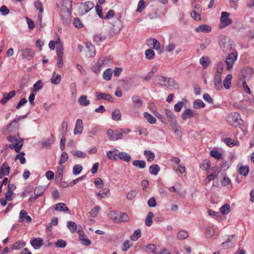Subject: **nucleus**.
<instances>
[{
  "label": "nucleus",
  "instance_id": "obj_1",
  "mask_svg": "<svg viewBox=\"0 0 254 254\" xmlns=\"http://www.w3.org/2000/svg\"><path fill=\"white\" fill-rule=\"evenodd\" d=\"M72 0H63L61 7V17L64 24L67 25L70 21Z\"/></svg>",
  "mask_w": 254,
  "mask_h": 254
},
{
  "label": "nucleus",
  "instance_id": "obj_2",
  "mask_svg": "<svg viewBox=\"0 0 254 254\" xmlns=\"http://www.w3.org/2000/svg\"><path fill=\"white\" fill-rule=\"evenodd\" d=\"M219 44L223 52L226 54L233 50L235 47L233 41L229 37L223 35L220 36Z\"/></svg>",
  "mask_w": 254,
  "mask_h": 254
},
{
  "label": "nucleus",
  "instance_id": "obj_3",
  "mask_svg": "<svg viewBox=\"0 0 254 254\" xmlns=\"http://www.w3.org/2000/svg\"><path fill=\"white\" fill-rule=\"evenodd\" d=\"M240 116L237 112L230 114L227 117V121L232 126L236 127L240 123Z\"/></svg>",
  "mask_w": 254,
  "mask_h": 254
},
{
  "label": "nucleus",
  "instance_id": "obj_4",
  "mask_svg": "<svg viewBox=\"0 0 254 254\" xmlns=\"http://www.w3.org/2000/svg\"><path fill=\"white\" fill-rule=\"evenodd\" d=\"M238 54L236 52H232L230 53L226 59V64L227 65V69L230 70L233 67L234 62L237 61Z\"/></svg>",
  "mask_w": 254,
  "mask_h": 254
},
{
  "label": "nucleus",
  "instance_id": "obj_5",
  "mask_svg": "<svg viewBox=\"0 0 254 254\" xmlns=\"http://www.w3.org/2000/svg\"><path fill=\"white\" fill-rule=\"evenodd\" d=\"M18 52L20 53L23 59L30 60L32 59L35 55V52L30 48L22 49L19 50Z\"/></svg>",
  "mask_w": 254,
  "mask_h": 254
},
{
  "label": "nucleus",
  "instance_id": "obj_6",
  "mask_svg": "<svg viewBox=\"0 0 254 254\" xmlns=\"http://www.w3.org/2000/svg\"><path fill=\"white\" fill-rule=\"evenodd\" d=\"M230 14L227 12L223 11L221 13L220 21L221 25L220 28H223L231 25L232 23V20L229 18Z\"/></svg>",
  "mask_w": 254,
  "mask_h": 254
},
{
  "label": "nucleus",
  "instance_id": "obj_7",
  "mask_svg": "<svg viewBox=\"0 0 254 254\" xmlns=\"http://www.w3.org/2000/svg\"><path fill=\"white\" fill-rule=\"evenodd\" d=\"M95 97L97 100H99L101 99H104L106 101L113 102L114 98L110 94H106L104 93H102L101 92H96L95 94Z\"/></svg>",
  "mask_w": 254,
  "mask_h": 254
},
{
  "label": "nucleus",
  "instance_id": "obj_8",
  "mask_svg": "<svg viewBox=\"0 0 254 254\" xmlns=\"http://www.w3.org/2000/svg\"><path fill=\"white\" fill-rule=\"evenodd\" d=\"M146 45L154 50H158L160 48L159 42L155 38H149L146 40Z\"/></svg>",
  "mask_w": 254,
  "mask_h": 254
},
{
  "label": "nucleus",
  "instance_id": "obj_9",
  "mask_svg": "<svg viewBox=\"0 0 254 254\" xmlns=\"http://www.w3.org/2000/svg\"><path fill=\"white\" fill-rule=\"evenodd\" d=\"M23 139L22 138L18 139L15 144L9 145V147L11 149H14L16 152H20V151L23 146Z\"/></svg>",
  "mask_w": 254,
  "mask_h": 254
},
{
  "label": "nucleus",
  "instance_id": "obj_10",
  "mask_svg": "<svg viewBox=\"0 0 254 254\" xmlns=\"http://www.w3.org/2000/svg\"><path fill=\"white\" fill-rule=\"evenodd\" d=\"M10 171V167L6 162H4L0 168V179H2L5 176H8Z\"/></svg>",
  "mask_w": 254,
  "mask_h": 254
},
{
  "label": "nucleus",
  "instance_id": "obj_11",
  "mask_svg": "<svg viewBox=\"0 0 254 254\" xmlns=\"http://www.w3.org/2000/svg\"><path fill=\"white\" fill-rule=\"evenodd\" d=\"M165 111L166 115L168 118V121L170 123L171 126L173 125L174 124L177 123V120L176 119V117L171 111L168 109H166Z\"/></svg>",
  "mask_w": 254,
  "mask_h": 254
},
{
  "label": "nucleus",
  "instance_id": "obj_12",
  "mask_svg": "<svg viewBox=\"0 0 254 254\" xmlns=\"http://www.w3.org/2000/svg\"><path fill=\"white\" fill-rule=\"evenodd\" d=\"M19 222H22L24 219H26L27 223H30L32 221V219L29 215H27V213L26 210H22L20 211L19 215Z\"/></svg>",
  "mask_w": 254,
  "mask_h": 254
},
{
  "label": "nucleus",
  "instance_id": "obj_13",
  "mask_svg": "<svg viewBox=\"0 0 254 254\" xmlns=\"http://www.w3.org/2000/svg\"><path fill=\"white\" fill-rule=\"evenodd\" d=\"M30 244L34 249H36L37 247L40 248L44 245V240L41 238H34L31 241Z\"/></svg>",
  "mask_w": 254,
  "mask_h": 254
},
{
  "label": "nucleus",
  "instance_id": "obj_14",
  "mask_svg": "<svg viewBox=\"0 0 254 254\" xmlns=\"http://www.w3.org/2000/svg\"><path fill=\"white\" fill-rule=\"evenodd\" d=\"M83 122L81 119H77L74 129V134H80L83 130Z\"/></svg>",
  "mask_w": 254,
  "mask_h": 254
},
{
  "label": "nucleus",
  "instance_id": "obj_15",
  "mask_svg": "<svg viewBox=\"0 0 254 254\" xmlns=\"http://www.w3.org/2000/svg\"><path fill=\"white\" fill-rule=\"evenodd\" d=\"M211 30V27L207 24L201 25L195 28V31L196 32L207 33L210 32Z\"/></svg>",
  "mask_w": 254,
  "mask_h": 254
},
{
  "label": "nucleus",
  "instance_id": "obj_16",
  "mask_svg": "<svg viewBox=\"0 0 254 254\" xmlns=\"http://www.w3.org/2000/svg\"><path fill=\"white\" fill-rule=\"evenodd\" d=\"M132 106L135 108H140L142 104V101L141 98L137 96H133L131 98Z\"/></svg>",
  "mask_w": 254,
  "mask_h": 254
},
{
  "label": "nucleus",
  "instance_id": "obj_17",
  "mask_svg": "<svg viewBox=\"0 0 254 254\" xmlns=\"http://www.w3.org/2000/svg\"><path fill=\"white\" fill-rule=\"evenodd\" d=\"M16 92L14 90L10 91L8 94L5 93L3 98L1 100L0 103L2 104H5L8 100L15 95Z\"/></svg>",
  "mask_w": 254,
  "mask_h": 254
},
{
  "label": "nucleus",
  "instance_id": "obj_18",
  "mask_svg": "<svg viewBox=\"0 0 254 254\" xmlns=\"http://www.w3.org/2000/svg\"><path fill=\"white\" fill-rule=\"evenodd\" d=\"M194 114L192 110L190 109L185 110L182 114L181 117L183 120L186 121L189 118H191L193 117Z\"/></svg>",
  "mask_w": 254,
  "mask_h": 254
},
{
  "label": "nucleus",
  "instance_id": "obj_19",
  "mask_svg": "<svg viewBox=\"0 0 254 254\" xmlns=\"http://www.w3.org/2000/svg\"><path fill=\"white\" fill-rule=\"evenodd\" d=\"M221 76L215 75L214 79L215 87L216 89L219 90L223 88Z\"/></svg>",
  "mask_w": 254,
  "mask_h": 254
},
{
  "label": "nucleus",
  "instance_id": "obj_20",
  "mask_svg": "<svg viewBox=\"0 0 254 254\" xmlns=\"http://www.w3.org/2000/svg\"><path fill=\"white\" fill-rule=\"evenodd\" d=\"M232 79V75L228 74L223 81V85L224 87L227 89H229L231 86V80Z\"/></svg>",
  "mask_w": 254,
  "mask_h": 254
},
{
  "label": "nucleus",
  "instance_id": "obj_21",
  "mask_svg": "<svg viewBox=\"0 0 254 254\" xmlns=\"http://www.w3.org/2000/svg\"><path fill=\"white\" fill-rule=\"evenodd\" d=\"M172 129L174 130L175 135L177 138L181 139L182 137V131L180 126L176 123L171 126Z\"/></svg>",
  "mask_w": 254,
  "mask_h": 254
},
{
  "label": "nucleus",
  "instance_id": "obj_22",
  "mask_svg": "<svg viewBox=\"0 0 254 254\" xmlns=\"http://www.w3.org/2000/svg\"><path fill=\"white\" fill-rule=\"evenodd\" d=\"M78 103L82 106H87L90 104V101L86 95L81 96L78 100Z\"/></svg>",
  "mask_w": 254,
  "mask_h": 254
},
{
  "label": "nucleus",
  "instance_id": "obj_23",
  "mask_svg": "<svg viewBox=\"0 0 254 254\" xmlns=\"http://www.w3.org/2000/svg\"><path fill=\"white\" fill-rule=\"evenodd\" d=\"M243 76L246 79H249L253 73V69L250 67H247L242 71Z\"/></svg>",
  "mask_w": 254,
  "mask_h": 254
},
{
  "label": "nucleus",
  "instance_id": "obj_24",
  "mask_svg": "<svg viewBox=\"0 0 254 254\" xmlns=\"http://www.w3.org/2000/svg\"><path fill=\"white\" fill-rule=\"evenodd\" d=\"M118 156L121 160L126 162H128L131 159L130 155L125 152L119 153Z\"/></svg>",
  "mask_w": 254,
  "mask_h": 254
},
{
  "label": "nucleus",
  "instance_id": "obj_25",
  "mask_svg": "<svg viewBox=\"0 0 254 254\" xmlns=\"http://www.w3.org/2000/svg\"><path fill=\"white\" fill-rule=\"evenodd\" d=\"M54 142V136L51 134L50 137L42 142L43 145L46 148H49L51 145Z\"/></svg>",
  "mask_w": 254,
  "mask_h": 254
},
{
  "label": "nucleus",
  "instance_id": "obj_26",
  "mask_svg": "<svg viewBox=\"0 0 254 254\" xmlns=\"http://www.w3.org/2000/svg\"><path fill=\"white\" fill-rule=\"evenodd\" d=\"M117 22L113 24V26L114 31H115L116 32H119L122 28L121 16H119V17L117 18Z\"/></svg>",
  "mask_w": 254,
  "mask_h": 254
},
{
  "label": "nucleus",
  "instance_id": "obj_27",
  "mask_svg": "<svg viewBox=\"0 0 254 254\" xmlns=\"http://www.w3.org/2000/svg\"><path fill=\"white\" fill-rule=\"evenodd\" d=\"M55 209L60 211H68L67 207L64 203H58L55 205Z\"/></svg>",
  "mask_w": 254,
  "mask_h": 254
},
{
  "label": "nucleus",
  "instance_id": "obj_28",
  "mask_svg": "<svg viewBox=\"0 0 254 254\" xmlns=\"http://www.w3.org/2000/svg\"><path fill=\"white\" fill-rule=\"evenodd\" d=\"M61 80V76L60 74H58L56 75V72L53 73L52 77L51 78V82L55 85L58 84Z\"/></svg>",
  "mask_w": 254,
  "mask_h": 254
},
{
  "label": "nucleus",
  "instance_id": "obj_29",
  "mask_svg": "<svg viewBox=\"0 0 254 254\" xmlns=\"http://www.w3.org/2000/svg\"><path fill=\"white\" fill-rule=\"evenodd\" d=\"M121 113L119 109H116L112 113V119L114 121H119L121 119Z\"/></svg>",
  "mask_w": 254,
  "mask_h": 254
},
{
  "label": "nucleus",
  "instance_id": "obj_30",
  "mask_svg": "<svg viewBox=\"0 0 254 254\" xmlns=\"http://www.w3.org/2000/svg\"><path fill=\"white\" fill-rule=\"evenodd\" d=\"M26 245V243L23 241H18L12 246V250H18L23 248Z\"/></svg>",
  "mask_w": 254,
  "mask_h": 254
},
{
  "label": "nucleus",
  "instance_id": "obj_31",
  "mask_svg": "<svg viewBox=\"0 0 254 254\" xmlns=\"http://www.w3.org/2000/svg\"><path fill=\"white\" fill-rule=\"evenodd\" d=\"M187 100L183 99L181 101L178 102L174 106V110L176 112H180L184 104H186Z\"/></svg>",
  "mask_w": 254,
  "mask_h": 254
},
{
  "label": "nucleus",
  "instance_id": "obj_32",
  "mask_svg": "<svg viewBox=\"0 0 254 254\" xmlns=\"http://www.w3.org/2000/svg\"><path fill=\"white\" fill-rule=\"evenodd\" d=\"M108 60L106 58H101L99 59L98 63H97L96 66L93 67V70L95 72H97L99 71V69L101 68V66L105 64L106 61Z\"/></svg>",
  "mask_w": 254,
  "mask_h": 254
},
{
  "label": "nucleus",
  "instance_id": "obj_33",
  "mask_svg": "<svg viewBox=\"0 0 254 254\" xmlns=\"http://www.w3.org/2000/svg\"><path fill=\"white\" fill-rule=\"evenodd\" d=\"M113 74V71L112 69L108 68L106 70L104 71L103 74V78L106 80H110L111 79L112 76Z\"/></svg>",
  "mask_w": 254,
  "mask_h": 254
},
{
  "label": "nucleus",
  "instance_id": "obj_34",
  "mask_svg": "<svg viewBox=\"0 0 254 254\" xmlns=\"http://www.w3.org/2000/svg\"><path fill=\"white\" fill-rule=\"evenodd\" d=\"M144 117L147 120V121L151 124H154L156 122V119L155 117H153L151 114L148 112H145L144 113Z\"/></svg>",
  "mask_w": 254,
  "mask_h": 254
},
{
  "label": "nucleus",
  "instance_id": "obj_35",
  "mask_svg": "<svg viewBox=\"0 0 254 254\" xmlns=\"http://www.w3.org/2000/svg\"><path fill=\"white\" fill-rule=\"evenodd\" d=\"M166 84V86L168 87H172L174 89H177L178 88V84L175 82V80L173 78H167Z\"/></svg>",
  "mask_w": 254,
  "mask_h": 254
},
{
  "label": "nucleus",
  "instance_id": "obj_36",
  "mask_svg": "<svg viewBox=\"0 0 254 254\" xmlns=\"http://www.w3.org/2000/svg\"><path fill=\"white\" fill-rule=\"evenodd\" d=\"M132 164L134 166L140 169H143L146 166V163L143 160H134L133 161Z\"/></svg>",
  "mask_w": 254,
  "mask_h": 254
},
{
  "label": "nucleus",
  "instance_id": "obj_37",
  "mask_svg": "<svg viewBox=\"0 0 254 254\" xmlns=\"http://www.w3.org/2000/svg\"><path fill=\"white\" fill-rule=\"evenodd\" d=\"M71 153L73 155L78 158H85L87 157V155L84 152L79 150H72L71 151Z\"/></svg>",
  "mask_w": 254,
  "mask_h": 254
},
{
  "label": "nucleus",
  "instance_id": "obj_38",
  "mask_svg": "<svg viewBox=\"0 0 254 254\" xmlns=\"http://www.w3.org/2000/svg\"><path fill=\"white\" fill-rule=\"evenodd\" d=\"M160 170V167L158 165L154 164L149 168V172L152 175H156Z\"/></svg>",
  "mask_w": 254,
  "mask_h": 254
},
{
  "label": "nucleus",
  "instance_id": "obj_39",
  "mask_svg": "<svg viewBox=\"0 0 254 254\" xmlns=\"http://www.w3.org/2000/svg\"><path fill=\"white\" fill-rule=\"evenodd\" d=\"M110 218L116 222H119V212H117L114 211H111L108 214Z\"/></svg>",
  "mask_w": 254,
  "mask_h": 254
},
{
  "label": "nucleus",
  "instance_id": "obj_40",
  "mask_svg": "<svg viewBox=\"0 0 254 254\" xmlns=\"http://www.w3.org/2000/svg\"><path fill=\"white\" fill-rule=\"evenodd\" d=\"M138 193L137 190H130L127 194V198L129 200L134 199Z\"/></svg>",
  "mask_w": 254,
  "mask_h": 254
},
{
  "label": "nucleus",
  "instance_id": "obj_41",
  "mask_svg": "<svg viewBox=\"0 0 254 254\" xmlns=\"http://www.w3.org/2000/svg\"><path fill=\"white\" fill-rule=\"evenodd\" d=\"M205 106V104L200 99L195 100L193 103V107L195 109L203 108Z\"/></svg>",
  "mask_w": 254,
  "mask_h": 254
},
{
  "label": "nucleus",
  "instance_id": "obj_42",
  "mask_svg": "<svg viewBox=\"0 0 254 254\" xmlns=\"http://www.w3.org/2000/svg\"><path fill=\"white\" fill-rule=\"evenodd\" d=\"M200 64L204 68H206L209 64V59L207 57H202L199 60Z\"/></svg>",
  "mask_w": 254,
  "mask_h": 254
},
{
  "label": "nucleus",
  "instance_id": "obj_43",
  "mask_svg": "<svg viewBox=\"0 0 254 254\" xmlns=\"http://www.w3.org/2000/svg\"><path fill=\"white\" fill-rule=\"evenodd\" d=\"M144 155L146 156L147 161L149 162L152 161L154 159V154L149 150H145L144 151Z\"/></svg>",
  "mask_w": 254,
  "mask_h": 254
},
{
  "label": "nucleus",
  "instance_id": "obj_44",
  "mask_svg": "<svg viewBox=\"0 0 254 254\" xmlns=\"http://www.w3.org/2000/svg\"><path fill=\"white\" fill-rule=\"evenodd\" d=\"M154 216V214L152 212H148L147 216L145 219V225L147 226H150L152 223V219Z\"/></svg>",
  "mask_w": 254,
  "mask_h": 254
},
{
  "label": "nucleus",
  "instance_id": "obj_45",
  "mask_svg": "<svg viewBox=\"0 0 254 254\" xmlns=\"http://www.w3.org/2000/svg\"><path fill=\"white\" fill-rule=\"evenodd\" d=\"M63 167L60 166L58 170V174L56 176L57 182H61L63 179Z\"/></svg>",
  "mask_w": 254,
  "mask_h": 254
},
{
  "label": "nucleus",
  "instance_id": "obj_46",
  "mask_svg": "<svg viewBox=\"0 0 254 254\" xmlns=\"http://www.w3.org/2000/svg\"><path fill=\"white\" fill-rule=\"evenodd\" d=\"M67 226L71 233H74L76 230L77 225L72 221H68Z\"/></svg>",
  "mask_w": 254,
  "mask_h": 254
},
{
  "label": "nucleus",
  "instance_id": "obj_47",
  "mask_svg": "<svg viewBox=\"0 0 254 254\" xmlns=\"http://www.w3.org/2000/svg\"><path fill=\"white\" fill-rule=\"evenodd\" d=\"M116 151H117V150L108 151L107 152V157L111 160H115V161L117 160V154L116 152Z\"/></svg>",
  "mask_w": 254,
  "mask_h": 254
},
{
  "label": "nucleus",
  "instance_id": "obj_48",
  "mask_svg": "<svg viewBox=\"0 0 254 254\" xmlns=\"http://www.w3.org/2000/svg\"><path fill=\"white\" fill-rule=\"evenodd\" d=\"M249 172V168L247 166H242L239 168V173L244 176H247Z\"/></svg>",
  "mask_w": 254,
  "mask_h": 254
},
{
  "label": "nucleus",
  "instance_id": "obj_49",
  "mask_svg": "<svg viewBox=\"0 0 254 254\" xmlns=\"http://www.w3.org/2000/svg\"><path fill=\"white\" fill-rule=\"evenodd\" d=\"M189 236L188 233L184 230L180 231L177 234V237L179 239L183 240L187 238Z\"/></svg>",
  "mask_w": 254,
  "mask_h": 254
},
{
  "label": "nucleus",
  "instance_id": "obj_50",
  "mask_svg": "<svg viewBox=\"0 0 254 254\" xmlns=\"http://www.w3.org/2000/svg\"><path fill=\"white\" fill-rule=\"evenodd\" d=\"M119 222H127L129 220V217L125 213H119Z\"/></svg>",
  "mask_w": 254,
  "mask_h": 254
},
{
  "label": "nucleus",
  "instance_id": "obj_51",
  "mask_svg": "<svg viewBox=\"0 0 254 254\" xmlns=\"http://www.w3.org/2000/svg\"><path fill=\"white\" fill-rule=\"evenodd\" d=\"M230 211L229 204L226 203L220 208V212L223 214H227Z\"/></svg>",
  "mask_w": 254,
  "mask_h": 254
},
{
  "label": "nucleus",
  "instance_id": "obj_52",
  "mask_svg": "<svg viewBox=\"0 0 254 254\" xmlns=\"http://www.w3.org/2000/svg\"><path fill=\"white\" fill-rule=\"evenodd\" d=\"M156 81L161 85L167 86V78L164 76H159L157 77Z\"/></svg>",
  "mask_w": 254,
  "mask_h": 254
},
{
  "label": "nucleus",
  "instance_id": "obj_53",
  "mask_svg": "<svg viewBox=\"0 0 254 254\" xmlns=\"http://www.w3.org/2000/svg\"><path fill=\"white\" fill-rule=\"evenodd\" d=\"M141 237V231L139 229L135 230L133 234L130 236L132 241H135Z\"/></svg>",
  "mask_w": 254,
  "mask_h": 254
},
{
  "label": "nucleus",
  "instance_id": "obj_54",
  "mask_svg": "<svg viewBox=\"0 0 254 254\" xmlns=\"http://www.w3.org/2000/svg\"><path fill=\"white\" fill-rule=\"evenodd\" d=\"M44 191V189L42 186H38L37 187L34 191L35 195H36L37 196H40L42 195Z\"/></svg>",
  "mask_w": 254,
  "mask_h": 254
},
{
  "label": "nucleus",
  "instance_id": "obj_55",
  "mask_svg": "<svg viewBox=\"0 0 254 254\" xmlns=\"http://www.w3.org/2000/svg\"><path fill=\"white\" fill-rule=\"evenodd\" d=\"M100 209V207L99 206H96L93 207L89 212L90 216L92 217H96Z\"/></svg>",
  "mask_w": 254,
  "mask_h": 254
},
{
  "label": "nucleus",
  "instance_id": "obj_56",
  "mask_svg": "<svg viewBox=\"0 0 254 254\" xmlns=\"http://www.w3.org/2000/svg\"><path fill=\"white\" fill-rule=\"evenodd\" d=\"M109 191V190L108 189H104L101 190L97 194V195L99 197L100 199H101L105 197Z\"/></svg>",
  "mask_w": 254,
  "mask_h": 254
},
{
  "label": "nucleus",
  "instance_id": "obj_57",
  "mask_svg": "<svg viewBox=\"0 0 254 254\" xmlns=\"http://www.w3.org/2000/svg\"><path fill=\"white\" fill-rule=\"evenodd\" d=\"M83 6L85 7V8H84V9L85 10V13H87L90 9L93 8L94 4L90 1H87L85 2Z\"/></svg>",
  "mask_w": 254,
  "mask_h": 254
},
{
  "label": "nucleus",
  "instance_id": "obj_58",
  "mask_svg": "<svg viewBox=\"0 0 254 254\" xmlns=\"http://www.w3.org/2000/svg\"><path fill=\"white\" fill-rule=\"evenodd\" d=\"M224 67V64L222 62H220L218 63L217 67V71L216 73H215V75H219L221 76V73L223 71Z\"/></svg>",
  "mask_w": 254,
  "mask_h": 254
},
{
  "label": "nucleus",
  "instance_id": "obj_59",
  "mask_svg": "<svg viewBox=\"0 0 254 254\" xmlns=\"http://www.w3.org/2000/svg\"><path fill=\"white\" fill-rule=\"evenodd\" d=\"M82 170V167L81 165L77 164L73 166V174L75 175H78Z\"/></svg>",
  "mask_w": 254,
  "mask_h": 254
},
{
  "label": "nucleus",
  "instance_id": "obj_60",
  "mask_svg": "<svg viewBox=\"0 0 254 254\" xmlns=\"http://www.w3.org/2000/svg\"><path fill=\"white\" fill-rule=\"evenodd\" d=\"M145 56L148 59H152L155 55L154 52L152 49H148L145 51Z\"/></svg>",
  "mask_w": 254,
  "mask_h": 254
},
{
  "label": "nucleus",
  "instance_id": "obj_61",
  "mask_svg": "<svg viewBox=\"0 0 254 254\" xmlns=\"http://www.w3.org/2000/svg\"><path fill=\"white\" fill-rule=\"evenodd\" d=\"M24 155V152H20V154H17L16 155L15 157V160L19 159L20 163L22 164H24L26 162L25 158L23 156Z\"/></svg>",
  "mask_w": 254,
  "mask_h": 254
},
{
  "label": "nucleus",
  "instance_id": "obj_62",
  "mask_svg": "<svg viewBox=\"0 0 254 254\" xmlns=\"http://www.w3.org/2000/svg\"><path fill=\"white\" fill-rule=\"evenodd\" d=\"M145 5V2L143 0H140L137 5V8L136 10V12H141L143 11Z\"/></svg>",
  "mask_w": 254,
  "mask_h": 254
},
{
  "label": "nucleus",
  "instance_id": "obj_63",
  "mask_svg": "<svg viewBox=\"0 0 254 254\" xmlns=\"http://www.w3.org/2000/svg\"><path fill=\"white\" fill-rule=\"evenodd\" d=\"M191 17L195 20L200 21L201 18L200 14L195 10L192 11L190 13Z\"/></svg>",
  "mask_w": 254,
  "mask_h": 254
},
{
  "label": "nucleus",
  "instance_id": "obj_64",
  "mask_svg": "<svg viewBox=\"0 0 254 254\" xmlns=\"http://www.w3.org/2000/svg\"><path fill=\"white\" fill-rule=\"evenodd\" d=\"M105 38L101 36V34H96L93 37V40L97 44L99 43L102 42L104 40H105Z\"/></svg>",
  "mask_w": 254,
  "mask_h": 254
}]
</instances>
